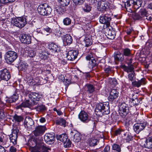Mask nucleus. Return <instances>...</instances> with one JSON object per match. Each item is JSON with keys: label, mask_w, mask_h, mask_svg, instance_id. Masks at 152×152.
<instances>
[{"label": "nucleus", "mask_w": 152, "mask_h": 152, "mask_svg": "<svg viewBox=\"0 0 152 152\" xmlns=\"http://www.w3.org/2000/svg\"><path fill=\"white\" fill-rule=\"evenodd\" d=\"M96 114L99 116L103 115H107L110 113L109 103H100L96 105L95 109Z\"/></svg>", "instance_id": "nucleus-1"}, {"label": "nucleus", "mask_w": 152, "mask_h": 152, "mask_svg": "<svg viewBox=\"0 0 152 152\" xmlns=\"http://www.w3.org/2000/svg\"><path fill=\"white\" fill-rule=\"evenodd\" d=\"M27 23L26 19L23 17H17L14 20V25L20 28L24 27Z\"/></svg>", "instance_id": "nucleus-2"}, {"label": "nucleus", "mask_w": 152, "mask_h": 152, "mask_svg": "<svg viewBox=\"0 0 152 152\" xmlns=\"http://www.w3.org/2000/svg\"><path fill=\"white\" fill-rule=\"evenodd\" d=\"M17 57L18 54L14 51L10 50L8 51L6 53V60L9 63L14 62Z\"/></svg>", "instance_id": "nucleus-3"}, {"label": "nucleus", "mask_w": 152, "mask_h": 152, "mask_svg": "<svg viewBox=\"0 0 152 152\" xmlns=\"http://www.w3.org/2000/svg\"><path fill=\"white\" fill-rule=\"evenodd\" d=\"M119 113L120 115L124 117L128 113L129 110L128 106L124 102L120 103L119 107Z\"/></svg>", "instance_id": "nucleus-4"}, {"label": "nucleus", "mask_w": 152, "mask_h": 152, "mask_svg": "<svg viewBox=\"0 0 152 152\" xmlns=\"http://www.w3.org/2000/svg\"><path fill=\"white\" fill-rule=\"evenodd\" d=\"M78 118L82 122L87 123L91 120V117L85 111L81 110L78 115Z\"/></svg>", "instance_id": "nucleus-5"}, {"label": "nucleus", "mask_w": 152, "mask_h": 152, "mask_svg": "<svg viewBox=\"0 0 152 152\" xmlns=\"http://www.w3.org/2000/svg\"><path fill=\"white\" fill-rule=\"evenodd\" d=\"M0 78L1 80L7 81L10 78V73L7 69H3L0 70Z\"/></svg>", "instance_id": "nucleus-6"}, {"label": "nucleus", "mask_w": 152, "mask_h": 152, "mask_svg": "<svg viewBox=\"0 0 152 152\" xmlns=\"http://www.w3.org/2000/svg\"><path fill=\"white\" fill-rule=\"evenodd\" d=\"M47 129L46 127L44 126H38L36 127L33 131V133L36 136L42 135Z\"/></svg>", "instance_id": "nucleus-7"}, {"label": "nucleus", "mask_w": 152, "mask_h": 152, "mask_svg": "<svg viewBox=\"0 0 152 152\" xmlns=\"http://www.w3.org/2000/svg\"><path fill=\"white\" fill-rule=\"evenodd\" d=\"M28 97L33 103L32 104L33 105L37 104V102L39 101L40 96L39 94L34 92L30 93L28 95Z\"/></svg>", "instance_id": "nucleus-8"}, {"label": "nucleus", "mask_w": 152, "mask_h": 152, "mask_svg": "<svg viewBox=\"0 0 152 152\" xmlns=\"http://www.w3.org/2000/svg\"><path fill=\"white\" fill-rule=\"evenodd\" d=\"M119 92L116 89H112L110 92V95L108 97L109 101L111 103L115 101L118 96Z\"/></svg>", "instance_id": "nucleus-9"}, {"label": "nucleus", "mask_w": 152, "mask_h": 152, "mask_svg": "<svg viewBox=\"0 0 152 152\" xmlns=\"http://www.w3.org/2000/svg\"><path fill=\"white\" fill-rule=\"evenodd\" d=\"M78 54V51L77 50H70L68 53L66 58L68 60L73 61L77 58Z\"/></svg>", "instance_id": "nucleus-10"}, {"label": "nucleus", "mask_w": 152, "mask_h": 152, "mask_svg": "<svg viewBox=\"0 0 152 152\" xmlns=\"http://www.w3.org/2000/svg\"><path fill=\"white\" fill-rule=\"evenodd\" d=\"M146 123H136L134 126V130L137 133H139L146 126Z\"/></svg>", "instance_id": "nucleus-11"}, {"label": "nucleus", "mask_w": 152, "mask_h": 152, "mask_svg": "<svg viewBox=\"0 0 152 152\" xmlns=\"http://www.w3.org/2000/svg\"><path fill=\"white\" fill-rule=\"evenodd\" d=\"M111 20L110 15L108 14H105L100 16L99 21L102 23L109 25Z\"/></svg>", "instance_id": "nucleus-12"}, {"label": "nucleus", "mask_w": 152, "mask_h": 152, "mask_svg": "<svg viewBox=\"0 0 152 152\" xmlns=\"http://www.w3.org/2000/svg\"><path fill=\"white\" fill-rule=\"evenodd\" d=\"M48 48L53 53L58 52L60 50V47L53 43H50L48 46Z\"/></svg>", "instance_id": "nucleus-13"}, {"label": "nucleus", "mask_w": 152, "mask_h": 152, "mask_svg": "<svg viewBox=\"0 0 152 152\" xmlns=\"http://www.w3.org/2000/svg\"><path fill=\"white\" fill-rule=\"evenodd\" d=\"M107 3L106 1H101L98 2L97 9L99 11L104 12L106 10Z\"/></svg>", "instance_id": "nucleus-14"}, {"label": "nucleus", "mask_w": 152, "mask_h": 152, "mask_svg": "<svg viewBox=\"0 0 152 152\" xmlns=\"http://www.w3.org/2000/svg\"><path fill=\"white\" fill-rule=\"evenodd\" d=\"M55 137L54 134L46 133L44 136V139L45 142L49 144L54 141Z\"/></svg>", "instance_id": "nucleus-15"}, {"label": "nucleus", "mask_w": 152, "mask_h": 152, "mask_svg": "<svg viewBox=\"0 0 152 152\" xmlns=\"http://www.w3.org/2000/svg\"><path fill=\"white\" fill-rule=\"evenodd\" d=\"M24 123L25 127L28 129L31 128L33 126L34 123L33 120L29 116L26 117Z\"/></svg>", "instance_id": "nucleus-16"}, {"label": "nucleus", "mask_w": 152, "mask_h": 152, "mask_svg": "<svg viewBox=\"0 0 152 152\" xmlns=\"http://www.w3.org/2000/svg\"><path fill=\"white\" fill-rule=\"evenodd\" d=\"M21 41L23 43L29 44L31 42V37L26 34H23L20 39Z\"/></svg>", "instance_id": "nucleus-17"}, {"label": "nucleus", "mask_w": 152, "mask_h": 152, "mask_svg": "<svg viewBox=\"0 0 152 152\" xmlns=\"http://www.w3.org/2000/svg\"><path fill=\"white\" fill-rule=\"evenodd\" d=\"M146 83V79L143 78L137 81H135L132 82V85L134 87L139 88L142 85H144Z\"/></svg>", "instance_id": "nucleus-18"}, {"label": "nucleus", "mask_w": 152, "mask_h": 152, "mask_svg": "<svg viewBox=\"0 0 152 152\" xmlns=\"http://www.w3.org/2000/svg\"><path fill=\"white\" fill-rule=\"evenodd\" d=\"M70 134L73 136L72 138L73 140L75 142H78L81 140V135L78 132L75 131H72L70 132Z\"/></svg>", "instance_id": "nucleus-19"}, {"label": "nucleus", "mask_w": 152, "mask_h": 152, "mask_svg": "<svg viewBox=\"0 0 152 152\" xmlns=\"http://www.w3.org/2000/svg\"><path fill=\"white\" fill-rule=\"evenodd\" d=\"M39 48H38L39 54V56L42 59L46 58V57L47 55V53L45 51V48L42 45H40Z\"/></svg>", "instance_id": "nucleus-20"}, {"label": "nucleus", "mask_w": 152, "mask_h": 152, "mask_svg": "<svg viewBox=\"0 0 152 152\" xmlns=\"http://www.w3.org/2000/svg\"><path fill=\"white\" fill-rule=\"evenodd\" d=\"M113 56L115 60V61H122L124 59V57L123 54L119 52L115 53Z\"/></svg>", "instance_id": "nucleus-21"}, {"label": "nucleus", "mask_w": 152, "mask_h": 152, "mask_svg": "<svg viewBox=\"0 0 152 152\" xmlns=\"http://www.w3.org/2000/svg\"><path fill=\"white\" fill-rule=\"evenodd\" d=\"M63 40L64 43H66L67 45H69L72 43V37L70 35H65L63 37Z\"/></svg>", "instance_id": "nucleus-22"}, {"label": "nucleus", "mask_w": 152, "mask_h": 152, "mask_svg": "<svg viewBox=\"0 0 152 152\" xmlns=\"http://www.w3.org/2000/svg\"><path fill=\"white\" fill-rule=\"evenodd\" d=\"M145 147L147 148H152V137L146 139L144 144Z\"/></svg>", "instance_id": "nucleus-23"}, {"label": "nucleus", "mask_w": 152, "mask_h": 152, "mask_svg": "<svg viewBox=\"0 0 152 152\" xmlns=\"http://www.w3.org/2000/svg\"><path fill=\"white\" fill-rule=\"evenodd\" d=\"M45 4L40 5L37 8L38 12L41 15L45 16Z\"/></svg>", "instance_id": "nucleus-24"}, {"label": "nucleus", "mask_w": 152, "mask_h": 152, "mask_svg": "<svg viewBox=\"0 0 152 152\" xmlns=\"http://www.w3.org/2000/svg\"><path fill=\"white\" fill-rule=\"evenodd\" d=\"M86 91L89 93L91 94L95 91V88L92 85L87 84L86 85Z\"/></svg>", "instance_id": "nucleus-25"}, {"label": "nucleus", "mask_w": 152, "mask_h": 152, "mask_svg": "<svg viewBox=\"0 0 152 152\" xmlns=\"http://www.w3.org/2000/svg\"><path fill=\"white\" fill-rule=\"evenodd\" d=\"M57 138L58 140L62 142H64L68 139V136L66 134H62L57 136Z\"/></svg>", "instance_id": "nucleus-26"}, {"label": "nucleus", "mask_w": 152, "mask_h": 152, "mask_svg": "<svg viewBox=\"0 0 152 152\" xmlns=\"http://www.w3.org/2000/svg\"><path fill=\"white\" fill-rule=\"evenodd\" d=\"M45 16H48L50 15L52 11V8L46 4H45Z\"/></svg>", "instance_id": "nucleus-27"}, {"label": "nucleus", "mask_w": 152, "mask_h": 152, "mask_svg": "<svg viewBox=\"0 0 152 152\" xmlns=\"http://www.w3.org/2000/svg\"><path fill=\"white\" fill-rule=\"evenodd\" d=\"M13 120L15 122L17 123H20L23 121V117L21 116H18L17 114H15L13 116Z\"/></svg>", "instance_id": "nucleus-28"}, {"label": "nucleus", "mask_w": 152, "mask_h": 152, "mask_svg": "<svg viewBox=\"0 0 152 152\" xmlns=\"http://www.w3.org/2000/svg\"><path fill=\"white\" fill-rule=\"evenodd\" d=\"M107 35L108 37L111 39H113L114 38L115 36V32L113 30H109L108 32Z\"/></svg>", "instance_id": "nucleus-29"}, {"label": "nucleus", "mask_w": 152, "mask_h": 152, "mask_svg": "<svg viewBox=\"0 0 152 152\" xmlns=\"http://www.w3.org/2000/svg\"><path fill=\"white\" fill-rule=\"evenodd\" d=\"M36 110L39 112H43L46 110V108L45 105L43 104L39 105L35 107Z\"/></svg>", "instance_id": "nucleus-30"}, {"label": "nucleus", "mask_w": 152, "mask_h": 152, "mask_svg": "<svg viewBox=\"0 0 152 152\" xmlns=\"http://www.w3.org/2000/svg\"><path fill=\"white\" fill-rule=\"evenodd\" d=\"M18 98V94L16 93L14 94L9 99V102L12 103L15 102Z\"/></svg>", "instance_id": "nucleus-31"}, {"label": "nucleus", "mask_w": 152, "mask_h": 152, "mask_svg": "<svg viewBox=\"0 0 152 152\" xmlns=\"http://www.w3.org/2000/svg\"><path fill=\"white\" fill-rule=\"evenodd\" d=\"M85 44V46L86 47H88L92 44V41L90 37H86L84 39Z\"/></svg>", "instance_id": "nucleus-32"}, {"label": "nucleus", "mask_w": 152, "mask_h": 152, "mask_svg": "<svg viewBox=\"0 0 152 152\" xmlns=\"http://www.w3.org/2000/svg\"><path fill=\"white\" fill-rule=\"evenodd\" d=\"M66 123V120L63 118H60L56 121V124H57L63 126L64 127L65 126Z\"/></svg>", "instance_id": "nucleus-33"}, {"label": "nucleus", "mask_w": 152, "mask_h": 152, "mask_svg": "<svg viewBox=\"0 0 152 152\" xmlns=\"http://www.w3.org/2000/svg\"><path fill=\"white\" fill-rule=\"evenodd\" d=\"M97 64L95 59L92 58V59L90 60L89 62V66L90 68H93L97 66Z\"/></svg>", "instance_id": "nucleus-34"}, {"label": "nucleus", "mask_w": 152, "mask_h": 152, "mask_svg": "<svg viewBox=\"0 0 152 152\" xmlns=\"http://www.w3.org/2000/svg\"><path fill=\"white\" fill-rule=\"evenodd\" d=\"M55 10L59 14H63L65 11V9L64 7H61L60 6L56 7Z\"/></svg>", "instance_id": "nucleus-35"}, {"label": "nucleus", "mask_w": 152, "mask_h": 152, "mask_svg": "<svg viewBox=\"0 0 152 152\" xmlns=\"http://www.w3.org/2000/svg\"><path fill=\"white\" fill-rule=\"evenodd\" d=\"M121 145H119L117 144H113L112 146V149L114 151H116L117 152H121Z\"/></svg>", "instance_id": "nucleus-36"}, {"label": "nucleus", "mask_w": 152, "mask_h": 152, "mask_svg": "<svg viewBox=\"0 0 152 152\" xmlns=\"http://www.w3.org/2000/svg\"><path fill=\"white\" fill-rule=\"evenodd\" d=\"M7 139L6 137V135L4 134H0V142H2V145H4L6 143Z\"/></svg>", "instance_id": "nucleus-37"}, {"label": "nucleus", "mask_w": 152, "mask_h": 152, "mask_svg": "<svg viewBox=\"0 0 152 152\" xmlns=\"http://www.w3.org/2000/svg\"><path fill=\"white\" fill-rule=\"evenodd\" d=\"M17 137H18L14 135H10V140L11 142L14 145L17 144Z\"/></svg>", "instance_id": "nucleus-38"}, {"label": "nucleus", "mask_w": 152, "mask_h": 152, "mask_svg": "<svg viewBox=\"0 0 152 152\" xmlns=\"http://www.w3.org/2000/svg\"><path fill=\"white\" fill-rule=\"evenodd\" d=\"M62 6L64 7L68 5L69 3L70 0H58Z\"/></svg>", "instance_id": "nucleus-39"}, {"label": "nucleus", "mask_w": 152, "mask_h": 152, "mask_svg": "<svg viewBox=\"0 0 152 152\" xmlns=\"http://www.w3.org/2000/svg\"><path fill=\"white\" fill-rule=\"evenodd\" d=\"M124 132V131L121 129H117L113 131V134L115 136H118L121 134L122 132Z\"/></svg>", "instance_id": "nucleus-40"}, {"label": "nucleus", "mask_w": 152, "mask_h": 152, "mask_svg": "<svg viewBox=\"0 0 152 152\" xmlns=\"http://www.w3.org/2000/svg\"><path fill=\"white\" fill-rule=\"evenodd\" d=\"M63 22L64 25L68 26L71 23V20L69 18H66L64 19Z\"/></svg>", "instance_id": "nucleus-41"}, {"label": "nucleus", "mask_w": 152, "mask_h": 152, "mask_svg": "<svg viewBox=\"0 0 152 152\" xmlns=\"http://www.w3.org/2000/svg\"><path fill=\"white\" fill-rule=\"evenodd\" d=\"M64 146L66 148H68L71 146V142L69 139H68L66 141L64 142Z\"/></svg>", "instance_id": "nucleus-42"}, {"label": "nucleus", "mask_w": 152, "mask_h": 152, "mask_svg": "<svg viewBox=\"0 0 152 152\" xmlns=\"http://www.w3.org/2000/svg\"><path fill=\"white\" fill-rule=\"evenodd\" d=\"M131 52L130 49L128 48H126L124 50V56H131Z\"/></svg>", "instance_id": "nucleus-43"}, {"label": "nucleus", "mask_w": 152, "mask_h": 152, "mask_svg": "<svg viewBox=\"0 0 152 152\" xmlns=\"http://www.w3.org/2000/svg\"><path fill=\"white\" fill-rule=\"evenodd\" d=\"M12 133L10 135H14L18 137V134L19 132V130L16 127H14L12 129Z\"/></svg>", "instance_id": "nucleus-44"}, {"label": "nucleus", "mask_w": 152, "mask_h": 152, "mask_svg": "<svg viewBox=\"0 0 152 152\" xmlns=\"http://www.w3.org/2000/svg\"><path fill=\"white\" fill-rule=\"evenodd\" d=\"M6 114L4 110H3L2 109H0V120L5 118L6 117Z\"/></svg>", "instance_id": "nucleus-45"}, {"label": "nucleus", "mask_w": 152, "mask_h": 152, "mask_svg": "<svg viewBox=\"0 0 152 152\" xmlns=\"http://www.w3.org/2000/svg\"><path fill=\"white\" fill-rule=\"evenodd\" d=\"M140 13L139 12L138 13H135L133 14V17L134 20H139L141 19V16L140 15Z\"/></svg>", "instance_id": "nucleus-46"}, {"label": "nucleus", "mask_w": 152, "mask_h": 152, "mask_svg": "<svg viewBox=\"0 0 152 152\" xmlns=\"http://www.w3.org/2000/svg\"><path fill=\"white\" fill-rule=\"evenodd\" d=\"M85 0H72L73 2L76 5L82 4Z\"/></svg>", "instance_id": "nucleus-47"}, {"label": "nucleus", "mask_w": 152, "mask_h": 152, "mask_svg": "<svg viewBox=\"0 0 152 152\" xmlns=\"http://www.w3.org/2000/svg\"><path fill=\"white\" fill-rule=\"evenodd\" d=\"M142 18L145 16L147 14V12L145 9L141 10L139 12Z\"/></svg>", "instance_id": "nucleus-48"}, {"label": "nucleus", "mask_w": 152, "mask_h": 152, "mask_svg": "<svg viewBox=\"0 0 152 152\" xmlns=\"http://www.w3.org/2000/svg\"><path fill=\"white\" fill-rule=\"evenodd\" d=\"M89 142L90 145L94 146L96 145L97 140L95 139H91L89 141Z\"/></svg>", "instance_id": "nucleus-49"}, {"label": "nucleus", "mask_w": 152, "mask_h": 152, "mask_svg": "<svg viewBox=\"0 0 152 152\" xmlns=\"http://www.w3.org/2000/svg\"><path fill=\"white\" fill-rule=\"evenodd\" d=\"M134 4L135 7L138 9L139 8V7H140L141 5V1L140 0H137L136 1H134Z\"/></svg>", "instance_id": "nucleus-50"}, {"label": "nucleus", "mask_w": 152, "mask_h": 152, "mask_svg": "<svg viewBox=\"0 0 152 152\" xmlns=\"http://www.w3.org/2000/svg\"><path fill=\"white\" fill-rule=\"evenodd\" d=\"M35 52L32 49H31L28 51V55L30 57H33L35 56Z\"/></svg>", "instance_id": "nucleus-51"}, {"label": "nucleus", "mask_w": 152, "mask_h": 152, "mask_svg": "<svg viewBox=\"0 0 152 152\" xmlns=\"http://www.w3.org/2000/svg\"><path fill=\"white\" fill-rule=\"evenodd\" d=\"M132 59H131L130 61L128 63V64L129 65L128 68H129V72H133V71L134 69V68L133 67V66L131 64L132 62L131 61Z\"/></svg>", "instance_id": "nucleus-52"}, {"label": "nucleus", "mask_w": 152, "mask_h": 152, "mask_svg": "<svg viewBox=\"0 0 152 152\" xmlns=\"http://www.w3.org/2000/svg\"><path fill=\"white\" fill-rule=\"evenodd\" d=\"M91 7L88 4H85L83 10L85 12H89L91 11Z\"/></svg>", "instance_id": "nucleus-53"}, {"label": "nucleus", "mask_w": 152, "mask_h": 152, "mask_svg": "<svg viewBox=\"0 0 152 152\" xmlns=\"http://www.w3.org/2000/svg\"><path fill=\"white\" fill-rule=\"evenodd\" d=\"M21 104L23 107H28L30 105V104L29 103V101L27 100L22 102Z\"/></svg>", "instance_id": "nucleus-54"}, {"label": "nucleus", "mask_w": 152, "mask_h": 152, "mask_svg": "<svg viewBox=\"0 0 152 152\" xmlns=\"http://www.w3.org/2000/svg\"><path fill=\"white\" fill-rule=\"evenodd\" d=\"M134 71H133L132 73L129 74L128 75V78L129 80L131 81L133 80V78L134 77Z\"/></svg>", "instance_id": "nucleus-55"}, {"label": "nucleus", "mask_w": 152, "mask_h": 152, "mask_svg": "<svg viewBox=\"0 0 152 152\" xmlns=\"http://www.w3.org/2000/svg\"><path fill=\"white\" fill-rule=\"evenodd\" d=\"M132 101L134 106H136L139 104V101L137 98H136L135 100L133 99H132Z\"/></svg>", "instance_id": "nucleus-56"}, {"label": "nucleus", "mask_w": 152, "mask_h": 152, "mask_svg": "<svg viewBox=\"0 0 152 152\" xmlns=\"http://www.w3.org/2000/svg\"><path fill=\"white\" fill-rule=\"evenodd\" d=\"M15 0H0L1 3L2 4L7 3L14 2Z\"/></svg>", "instance_id": "nucleus-57"}, {"label": "nucleus", "mask_w": 152, "mask_h": 152, "mask_svg": "<svg viewBox=\"0 0 152 152\" xmlns=\"http://www.w3.org/2000/svg\"><path fill=\"white\" fill-rule=\"evenodd\" d=\"M132 138V137L131 134H128L126 137V140L127 142H129L131 141Z\"/></svg>", "instance_id": "nucleus-58"}, {"label": "nucleus", "mask_w": 152, "mask_h": 152, "mask_svg": "<svg viewBox=\"0 0 152 152\" xmlns=\"http://www.w3.org/2000/svg\"><path fill=\"white\" fill-rule=\"evenodd\" d=\"M92 58H94L93 56V55L92 54H88L86 57V58L88 60H91L92 59Z\"/></svg>", "instance_id": "nucleus-59"}, {"label": "nucleus", "mask_w": 152, "mask_h": 152, "mask_svg": "<svg viewBox=\"0 0 152 152\" xmlns=\"http://www.w3.org/2000/svg\"><path fill=\"white\" fill-rule=\"evenodd\" d=\"M103 151L104 152H110V147L108 145L106 146L104 148Z\"/></svg>", "instance_id": "nucleus-60"}, {"label": "nucleus", "mask_w": 152, "mask_h": 152, "mask_svg": "<svg viewBox=\"0 0 152 152\" xmlns=\"http://www.w3.org/2000/svg\"><path fill=\"white\" fill-rule=\"evenodd\" d=\"M17 151L16 148L15 147L11 146L10 149V152H16Z\"/></svg>", "instance_id": "nucleus-61"}, {"label": "nucleus", "mask_w": 152, "mask_h": 152, "mask_svg": "<svg viewBox=\"0 0 152 152\" xmlns=\"http://www.w3.org/2000/svg\"><path fill=\"white\" fill-rule=\"evenodd\" d=\"M5 106L6 105L4 103L0 102V109H2L3 110H4Z\"/></svg>", "instance_id": "nucleus-62"}, {"label": "nucleus", "mask_w": 152, "mask_h": 152, "mask_svg": "<svg viewBox=\"0 0 152 152\" xmlns=\"http://www.w3.org/2000/svg\"><path fill=\"white\" fill-rule=\"evenodd\" d=\"M71 83V81L70 80H68V79H66V81H65L64 82V83L65 84V85H66V86H68V85L70 84Z\"/></svg>", "instance_id": "nucleus-63"}, {"label": "nucleus", "mask_w": 152, "mask_h": 152, "mask_svg": "<svg viewBox=\"0 0 152 152\" xmlns=\"http://www.w3.org/2000/svg\"><path fill=\"white\" fill-rule=\"evenodd\" d=\"M125 5L126 9H127V7H129L131 5V4H130V1L129 0L127 1L125 3Z\"/></svg>", "instance_id": "nucleus-64"}]
</instances>
